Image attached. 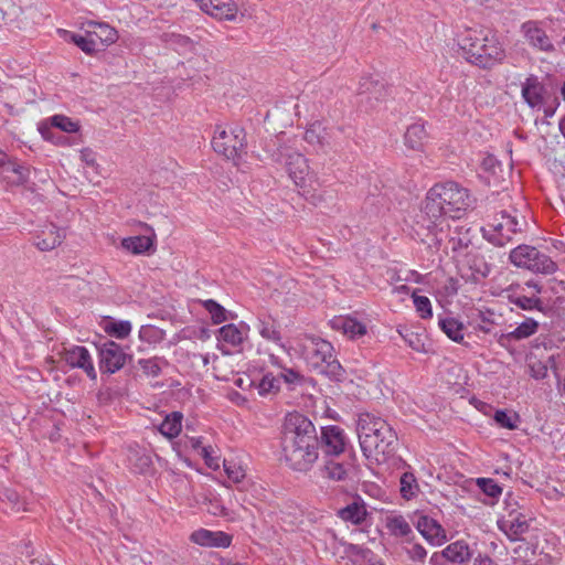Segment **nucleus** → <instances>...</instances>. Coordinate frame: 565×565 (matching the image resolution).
I'll return each mask as SVG.
<instances>
[{
	"label": "nucleus",
	"mask_w": 565,
	"mask_h": 565,
	"mask_svg": "<svg viewBox=\"0 0 565 565\" xmlns=\"http://www.w3.org/2000/svg\"><path fill=\"white\" fill-rule=\"evenodd\" d=\"M319 437L312 422L298 412L288 414L281 430V450L286 465L295 471H309L319 457Z\"/></svg>",
	"instance_id": "obj_1"
},
{
	"label": "nucleus",
	"mask_w": 565,
	"mask_h": 565,
	"mask_svg": "<svg viewBox=\"0 0 565 565\" xmlns=\"http://www.w3.org/2000/svg\"><path fill=\"white\" fill-rule=\"evenodd\" d=\"M102 329L111 338L124 340L129 337L132 330L131 322L128 320H116L106 316L100 322Z\"/></svg>",
	"instance_id": "obj_23"
},
{
	"label": "nucleus",
	"mask_w": 565,
	"mask_h": 565,
	"mask_svg": "<svg viewBox=\"0 0 565 565\" xmlns=\"http://www.w3.org/2000/svg\"><path fill=\"white\" fill-rule=\"evenodd\" d=\"M286 169L289 177L292 179L297 186L302 188L309 177V166L307 159L298 152H290L286 154Z\"/></svg>",
	"instance_id": "obj_18"
},
{
	"label": "nucleus",
	"mask_w": 565,
	"mask_h": 565,
	"mask_svg": "<svg viewBox=\"0 0 565 565\" xmlns=\"http://www.w3.org/2000/svg\"><path fill=\"white\" fill-rule=\"evenodd\" d=\"M537 329L539 322L533 318H526L513 331H511V337H514V341H520L533 335Z\"/></svg>",
	"instance_id": "obj_42"
},
{
	"label": "nucleus",
	"mask_w": 565,
	"mask_h": 565,
	"mask_svg": "<svg viewBox=\"0 0 565 565\" xmlns=\"http://www.w3.org/2000/svg\"><path fill=\"white\" fill-rule=\"evenodd\" d=\"M0 171L11 183L18 185L26 183L30 175L29 167L19 163L7 154L0 157Z\"/></svg>",
	"instance_id": "obj_19"
},
{
	"label": "nucleus",
	"mask_w": 565,
	"mask_h": 565,
	"mask_svg": "<svg viewBox=\"0 0 565 565\" xmlns=\"http://www.w3.org/2000/svg\"><path fill=\"white\" fill-rule=\"evenodd\" d=\"M356 431L361 450L366 458L394 452L397 435L383 418L370 413L362 414L358 420Z\"/></svg>",
	"instance_id": "obj_3"
},
{
	"label": "nucleus",
	"mask_w": 565,
	"mask_h": 565,
	"mask_svg": "<svg viewBox=\"0 0 565 565\" xmlns=\"http://www.w3.org/2000/svg\"><path fill=\"white\" fill-rule=\"evenodd\" d=\"M62 359L72 369L83 370L90 380L95 381L97 379L92 356L85 347L73 345L72 348L64 349Z\"/></svg>",
	"instance_id": "obj_13"
},
{
	"label": "nucleus",
	"mask_w": 565,
	"mask_h": 565,
	"mask_svg": "<svg viewBox=\"0 0 565 565\" xmlns=\"http://www.w3.org/2000/svg\"><path fill=\"white\" fill-rule=\"evenodd\" d=\"M154 239V234L152 236H129L122 238L121 247L134 255L153 253L156 250Z\"/></svg>",
	"instance_id": "obj_22"
},
{
	"label": "nucleus",
	"mask_w": 565,
	"mask_h": 565,
	"mask_svg": "<svg viewBox=\"0 0 565 565\" xmlns=\"http://www.w3.org/2000/svg\"><path fill=\"white\" fill-rule=\"evenodd\" d=\"M161 364L168 365V361L160 356L138 360V365L141 367L143 374L151 377H158L161 374Z\"/></svg>",
	"instance_id": "obj_40"
},
{
	"label": "nucleus",
	"mask_w": 565,
	"mask_h": 565,
	"mask_svg": "<svg viewBox=\"0 0 565 565\" xmlns=\"http://www.w3.org/2000/svg\"><path fill=\"white\" fill-rule=\"evenodd\" d=\"M439 328L454 342L461 343L463 341L465 327L462 322L455 318H439Z\"/></svg>",
	"instance_id": "obj_30"
},
{
	"label": "nucleus",
	"mask_w": 565,
	"mask_h": 565,
	"mask_svg": "<svg viewBox=\"0 0 565 565\" xmlns=\"http://www.w3.org/2000/svg\"><path fill=\"white\" fill-rule=\"evenodd\" d=\"M417 488L416 480L412 473H404L401 478V493L405 499H411L415 494L413 488Z\"/></svg>",
	"instance_id": "obj_54"
},
{
	"label": "nucleus",
	"mask_w": 565,
	"mask_h": 565,
	"mask_svg": "<svg viewBox=\"0 0 565 565\" xmlns=\"http://www.w3.org/2000/svg\"><path fill=\"white\" fill-rule=\"evenodd\" d=\"M544 84L536 75L531 74L522 83V97L529 107H541L544 104V96L546 94Z\"/></svg>",
	"instance_id": "obj_17"
},
{
	"label": "nucleus",
	"mask_w": 565,
	"mask_h": 565,
	"mask_svg": "<svg viewBox=\"0 0 565 565\" xmlns=\"http://www.w3.org/2000/svg\"><path fill=\"white\" fill-rule=\"evenodd\" d=\"M542 24L536 20L525 21L521 24L520 32L533 50L552 53L555 51V46Z\"/></svg>",
	"instance_id": "obj_11"
},
{
	"label": "nucleus",
	"mask_w": 565,
	"mask_h": 565,
	"mask_svg": "<svg viewBox=\"0 0 565 565\" xmlns=\"http://www.w3.org/2000/svg\"><path fill=\"white\" fill-rule=\"evenodd\" d=\"M428 192L422 207L420 220L414 227L415 236L428 248L438 249L443 242V228L440 224L445 216L450 217L447 207L441 206Z\"/></svg>",
	"instance_id": "obj_4"
},
{
	"label": "nucleus",
	"mask_w": 565,
	"mask_h": 565,
	"mask_svg": "<svg viewBox=\"0 0 565 565\" xmlns=\"http://www.w3.org/2000/svg\"><path fill=\"white\" fill-rule=\"evenodd\" d=\"M0 500L10 505L11 510L19 512L25 510L24 502L21 500L19 493L11 488H3L0 490Z\"/></svg>",
	"instance_id": "obj_47"
},
{
	"label": "nucleus",
	"mask_w": 565,
	"mask_h": 565,
	"mask_svg": "<svg viewBox=\"0 0 565 565\" xmlns=\"http://www.w3.org/2000/svg\"><path fill=\"white\" fill-rule=\"evenodd\" d=\"M345 458L339 460V457H331L324 461L323 476L333 481H345L352 479L358 473L356 456L351 450Z\"/></svg>",
	"instance_id": "obj_9"
},
{
	"label": "nucleus",
	"mask_w": 565,
	"mask_h": 565,
	"mask_svg": "<svg viewBox=\"0 0 565 565\" xmlns=\"http://www.w3.org/2000/svg\"><path fill=\"white\" fill-rule=\"evenodd\" d=\"M387 527L393 534L399 536H407L412 532L409 524L401 515L391 518L387 522Z\"/></svg>",
	"instance_id": "obj_51"
},
{
	"label": "nucleus",
	"mask_w": 565,
	"mask_h": 565,
	"mask_svg": "<svg viewBox=\"0 0 565 565\" xmlns=\"http://www.w3.org/2000/svg\"><path fill=\"white\" fill-rule=\"evenodd\" d=\"M211 143L215 152L223 154L226 159L235 160L245 151L246 132L238 126L231 128L230 131L222 129L216 132Z\"/></svg>",
	"instance_id": "obj_6"
},
{
	"label": "nucleus",
	"mask_w": 565,
	"mask_h": 565,
	"mask_svg": "<svg viewBox=\"0 0 565 565\" xmlns=\"http://www.w3.org/2000/svg\"><path fill=\"white\" fill-rule=\"evenodd\" d=\"M319 441L327 456L340 457L341 455H348L344 430L339 426L322 427Z\"/></svg>",
	"instance_id": "obj_12"
},
{
	"label": "nucleus",
	"mask_w": 565,
	"mask_h": 565,
	"mask_svg": "<svg viewBox=\"0 0 565 565\" xmlns=\"http://www.w3.org/2000/svg\"><path fill=\"white\" fill-rule=\"evenodd\" d=\"M547 365L539 361L531 365V375L536 380H543L547 376Z\"/></svg>",
	"instance_id": "obj_58"
},
{
	"label": "nucleus",
	"mask_w": 565,
	"mask_h": 565,
	"mask_svg": "<svg viewBox=\"0 0 565 565\" xmlns=\"http://www.w3.org/2000/svg\"><path fill=\"white\" fill-rule=\"evenodd\" d=\"M416 312L422 319H430L433 317L431 301L426 296H419L416 292L412 295Z\"/></svg>",
	"instance_id": "obj_48"
},
{
	"label": "nucleus",
	"mask_w": 565,
	"mask_h": 565,
	"mask_svg": "<svg viewBox=\"0 0 565 565\" xmlns=\"http://www.w3.org/2000/svg\"><path fill=\"white\" fill-rule=\"evenodd\" d=\"M416 527L427 541H433L441 533H445L443 526L436 520L427 515H420L418 518Z\"/></svg>",
	"instance_id": "obj_32"
},
{
	"label": "nucleus",
	"mask_w": 565,
	"mask_h": 565,
	"mask_svg": "<svg viewBox=\"0 0 565 565\" xmlns=\"http://www.w3.org/2000/svg\"><path fill=\"white\" fill-rule=\"evenodd\" d=\"M94 36L95 35L92 33L86 35L71 33L70 41L78 46L84 53L93 55L94 53L100 51V49L97 47L98 43Z\"/></svg>",
	"instance_id": "obj_37"
},
{
	"label": "nucleus",
	"mask_w": 565,
	"mask_h": 565,
	"mask_svg": "<svg viewBox=\"0 0 565 565\" xmlns=\"http://www.w3.org/2000/svg\"><path fill=\"white\" fill-rule=\"evenodd\" d=\"M339 327L343 330L344 334H348L350 338H356L366 333L365 326L352 318L341 319Z\"/></svg>",
	"instance_id": "obj_46"
},
{
	"label": "nucleus",
	"mask_w": 565,
	"mask_h": 565,
	"mask_svg": "<svg viewBox=\"0 0 565 565\" xmlns=\"http://www.w3.org/2000/svg\"><path fill=\"white\" fill-rule=\"evenodd\" d=\"M200 9L220 20L233 21L237 14V6L233 0H198Z\"/></svg>",
	"instance_id": "obj_16"
},
{
	"label": "nucleus",
	"mask_w": 565,
	"mask_h": 565,
	"mask_svg": "<svg viewBox=\"0 0 565 565\" xmlns=\"http://www.w3.org/2000/svg\"><path fill=\"white\" fill-rule=\"evenodd\" d=\"M479 318L482 322V324H479V330H481L484 333H489L491 329L488 327L489 324H493V320L487 316V313L479 311Z\"/></svg>",
	"instance_id": "obj_63"
},
{
	"label": "nucleus",
	"mask_w": 565,
	"mask_h": 565,
	"mask_svg": "<svg viewBox=\"0 0 565 565\" xmlns=\"http://www.w3.org/2000/svg\"><path fill=\"white\" fill-rule=\"evenodd\" d=\"M257 329L262 338L281 344V334L276 322L269 317L268 319H259Z\"/></svg>",
	"instance_id": "obj_36"
},
{
	"label": "nucleus",
	"mask_w": 565,
	"mask_h": 565,
	"mask_svg": "<svg viewBox=\"0 0 565 565\" xmlns=\"http://www.w3.org/2000/svg\"><path fill=\"white\" fill-rule=\"evenodd\" d=\"M95 345L102 375H111L121 370L128 360H132V356L127 354L124 348L113 340L104 339Z\"/></svg>",
	"instance_id": "obj_5"
},
{
	"label": "nucleus",
	"mask_w": 565,
	"mask_h": 565,
	"mask_svg": "<svg viewBox=\"0 0 565 565\" xmlns=\"http://www.w3.org/2000/svg\"><path fill=\"white\" fill-rule=\"evenodd\" d=\"M305 140L310 145L324 146L328 143V132L320 121L312 122L306 130Z\"/></svg>",
	"instance_id": "obj_34"
},
{
	"label": "nucleus",
	"mask_w": 565,
	"mask_h": 565,
	"mask_svg": "<svg viewBox=\"0 0 565 565\" xmlns=\"http://www.w3.org/2000/svg\"><path fill=\"white\" fill-rule=\"evenodd\" d=\"M190 540L201 546L207 547H228L232 543V536L225 532H213L205 529L194 531Z\"/></svg>",
	"instance_id": "obj_20"
},
{
	"label": "nucleus",
	"mask_w": 565,
	"mask_h": 565,
	"mask_svg": "<svg viewBox=\"0 0 565 565\" xmlns=\"http://www.w3.org/2000/svg\"><path fill=\"white\" fill-rule=\"evenodd\" d=\"M459 47L468 63L482 70H491L505 58L503 44L491 31H469Z\"/></svg>",
	"instance_id": "obj_2"
},
{
	"label": "nucleus",
	"mask_w": 565,
	"mask_h": 565,
	"mask_svg": "<svg viewBox=\"0 0 565 565\" xmlns=\"http://www.w3.org/2000/svg\"><path fill=\"white\" fill-rule=\"evenodd\" d=\"M444 555L450 561V563H465L473 556V552L470 550L468 543L463 540H458L450 543L446 548L443 550Z\"/></svg>",
	"instance_id": "obj_26"
},
{
	"label": "nucleus",
	"mask_w": 565,
	"mask_h": 565,
	"mask_svg": "<svg viewBox=\"0 0 565 565\" xmlns=\"http://www.w3.org/2000/svg\"><path fill=\"white\" fill-rule=\"evenodd\" d=\"M407 554L411 559L422 562L425 559L427 552L423 545L416 543L407 551Z\"/></svg>",
	"instance_id": "obj_59"
},
{
	"label": "nucleus",
	"mask_w": 565,
	"mask_h": 565,
	"mask_svg": "<svg viewBox=\"0 0 565 565\" xmlns=\"http://www.w3.org/2000/svg\"><path fill=\"white\" fill-rule=\"evenodd\" d=\"M399 334L404 339V341L411 347L413 350L417 352L425 351V342L423 339V334L414 332L408 328H404V330H398Z\"/></svg>",
	"instance_id": "obj_49"
},
{
	"label": "nucleus",
	"mask_w": 565,
	"mask_h": 565,
	"mask_svg": "<svg viewBox=\"0 0 565 565\" xmlns=\"http://www.w3.org/2000/svg\"><path fill=\"white\" fill-rule=\"evenodd\" d=\"M530 518L516 509H511L507 520H499L498 527L507 534L510 541H520L530 529Z\"/></svg>",
	"instance_id": "obj_15"
},
{
	"label": "nucleus",
	"mask_w": 565,
	"mask_h": 565,
	"mask_svg": "<svg viewBox=\"0 0 565 565\" xmlns=\"http://www.w3.org/2000/svg\"><path fill=\"white\" fill-rule=\"evenodd\" d=\"M476 483L486 495L494 500L492 504L497 502L502 494V488L491 478H478Z\"/></svg>",
	"instance_id": "obj_43"
},
{
	"label": "nucleus",
	"mask_w": 565,
	"mask_h": 565,
	"mask_svg": "<svg viewBox=\"0 0 565 565\" xmlns=\"http://www.w3.org/2000/svg\"><path fill=\"white\" fill-rule=\"evenodd\" d=\"M65 238V230L51 224L35 236L34 245L42 252L54 249Z\"/></svg>",
	"instance_id": "obj_21"
},
{
	"label": "nucleus",
	"mask_w": 565,
	"mask_h": 565,
	"mask_svg": "<svg viewBox=\"0 0 565 565\" xmlns=\"http://www.w3.org/2000/svg\"><path fill=\"white\" fill-rule=\"evenodd\" d=\"M460 273L467 282L477 285L486 279L491 273L486 250L482 247L468 250L460 260Z\"/></svg>",
	"instance_id": "obj_7"
},
{
	"label": "nucleus",
	"mask_w": 565,
	"mask_h": 565,
	"mask_svg": "<svg viewBox=\"0 0 565 565\" xmlns=\"http://www.w3.org/2000/svg\"><path fill=\"white\" fill-rule=\"evenodd\" d=\"M201 303L211 315V319L214 324H220L228 319L235 318V315L228 312L222 305L213 299L202 300Z\"/></svg>",
	"instance_id": "obj_33"
},
{
	"label": "nucleus",
	"mask_w": 565,
	"mask_h": 565,
	"mask_svg": "<svg viewBox=\"0 0 565 565\" xmlns=\"http://www.w3.org/2000/svg\"><path fill=\"white\" fill-rule=\"evenodd\" d=\"M319 373L335 382H342L345 379V370L338 360L329 361L326 365H322Z\"/></svg>",
	"instance_id": "obj_45"
},
{
	"label": "nucleus",
	"mask_w": 565,
	"mask_h": 565,
	"mask_svg": "<svg viewBox=\"0 0 565 565\" xmlns=\"http://www.w3.org/2000/svg\"><path fill=\"white\" fill-rule=\"evenodd\" d=\"M52 125L65 132H76L79 129L77 122L64 115H55L52 117Z\"/></svg>",
	"instance_id": "obj_52"
},
{
	"label": "nucleus",
	"mask_w": 565,
	"mask_h": 565,
	"mask_svg": "<svg viewBox=\"0 0 565 565\" xmlns=\"http://www.w3.org/2000/svg\"><path fill=\"white\" fill-rule=\"evenodd\" d=\"M217 332L218 340H222L232 347H237L243 343V333L234 323L221 327Z\"/></svg>",
	"instance_id": "obj_38"
},
{
	"label": "nucleus",
	"mask_w": 565,
	"mask_h": 565,
	"mask_svg": "<svg viewBox=\"0 0 565 565\" xmlns=\"http://www.w3.org/2000/svg\"><path fill=\"white\" fill-rule=\"evenodd\" d=\"M167 45L181 54L192 53L195 50V42L186 35L167 32L162 35Z\"/></svg>",
	"instance_id": "obj_27"
},
{
	"label": "nucleus",
	"mask_w": 565,
	"mask_h": 565,
	"mask_svg": "<svg viewBox=\"0 0 565 565\" xmlns=\"http://www.w3.org/2000/svg\"><path fill=\"white\" fill-rule=\"evenodd\" d=\"M450 561L444 555V551L436 552L430 556V565H448Z\"/></svg>",
	"instance_id": "obj_62"
},
{
	"label": "nucleus",
	"mask_w": 565,
	"mask_h": 565,
	"mask_svg": "<svg viewBox=\"0 0 565 565\" xmlns=\"http://www.w3.org/2000/svg\"><path fill=\"white\" fill-rule=\"evenodd\" d=\"M539 249L529 245H520L511 250L510 260L516 267L527 268L539 255Z\"/></svg>",
	"instance_id": "obj_28"
},
{
	"label": "nucleus",
	"mask_w": 565,
	"mask_h": 565,
	"mask_svg": "<svg viewBox=\"0 0 565 565\" xmlns=\"http://www.w3.org/2000/svg\"><path fill=\"white\" fill-rule=\"evenodd\" d=\"M426 138L427 134L425 126L419 122L408 126L404 135L405 145L413 150L422 149Z\"/></svg>",
	"instance_id": "obj_29"
},
{
	"label": "nucleus",
	"mask_w": 565,
	"mask_h": 565,
	"mask_svg": "<svg viewBox=\"0 0 565 565\" xmlns=\"http://www.w3.org/2000/svg\"><path fill=\"white\" fill-rule=\"evenodd\" d=\"M449 244L454 253H458L463 248H468L469 241H463L460 237H450Z\"/></svg>",
	"instance_id": "obj_61"
},
{
	"label": "nucleus",
	"mask_w": 565,
	"mask_h": 565,
	"mask_svg": "<svg viewBox=\"0 0 565 565\" xmlns=\"http://www.w3.org/2000/svg\"><path fill=\"white\" fill-rule=\"evenodd\" d=\"M447 186L445 183H437L433 188L429 189L428 193L436 199V201H439L441 206L450 207L448 205V193H447Z\"/></svg>",
	"instance_id": "obj_55"
},
{
	"label": "nucleus",
	"mask_w": 565,
	"mask_h": 565,
	"mask_svg": "<svg viewBox=\"0 0 565 565\" xmlns=\"http://www.w3.org/2000/svg\"><path fill=\"white\" fill-rule=\"evenodd\" d=\"M279 377L284 379V381L287 384H291V385L301 384L303 381V376L299 372H297L292 369H285V371L280 373Z\"/></svg>",
	"instance_id": "obj_56"
},
{
	"label": "nucleus",
	"mask_w": 565,
	"mask_h": 565,
	"mask_svg": "<svg viewBox=\"0 0 565 565\" xmlns=\"http://www.w3.org/2000/svg\"><path fill=\"white\" fill-rule=\"evenodd\" d=\"M493 419L499 427L509 430L516 429L521 422L520 415L516 412L509 409H497L493 415Z\"/></svg>",
	"instance_id": "obj_35"
},
{
	"label": "nucleus",
	"mask_w": 565,
	"mask_h": 565,
	"mask_svg": "<svg viewBox=\"0 0 565 565\" xmlns=\"http://www.w3.org/2000/svg\"><path fill=\"white\" fill-rule=\"evenodd\" d=\"M356 93L361 105H365L366 109H374L386 99L387 87L372 76H363L359 82Z\"/></svg>",
	"instance_id": "obj_10"
},
{
	"label": "nucleus",
	"mask_w": 565,
	"mask_h": 565,
	"mask_svg": "<svg viewBox=\"0 0 565 565\" xmlns=\"http://www.w3.org/2000/svg\"><path fill=\"white\" fill-rule=\"evenodd\" d=\"M501 218L494 224L489 225L492 228L490 233L487 228H482L483 237L497 246H503L511 241V235L521 232L520 221L509 214L507 211H501Z\"/></svg>",
	"instance_id": "obj_8"
},
{
	"label": "nucleus",
	"mask_w": 565,
	"mask_h": 565,
	"mask_svg": "<svg viewBox=\"0 0 565 565\" xmlns=\"http://www.w3.org/2000/svg\"><path fill=\"white\" fill-rule=\"evenodd\" d=\"M280 388V377L274 376L271 373H267L263 376L258 383V392L260 395L269 393H276Z\"/></svg>",
	"instance_id": "obj_50"
},
{
	"label": "nucleus",
	"mask_w": 565,
	"mask_h": 565,
	"mask_svg": "<svg viewBox=\"0 0 565 565\" xmlns=\"http://www.w3.org/2000/svg\"><path fill=\"white\" fill-rule=\"evenodd\" d=\"M473 565H497V564L490 556L478 554V556L475 558Z\"/></svg>",
	"instance_id": "obj_64"
},
{
	"label": "nucleus",
	"mask_w": 565,
	"mask_h": 565,
	"mask_svg": "<svg viewBox=\"0 0 565 565\" xmlns=\"http://www.w3.org/2000/svg\"><path fill=\"white\" fill-rule=\"evenodd\" d=\"M213 449L211 446L202 447V456L205 460V463L213 469L218 468V459L212 457Z\"/></svg>",
	"instance_id": "obj_60"
},
{
	"label": "nucleus",
	"mask_w": 565,
	"mask_h": 565,
	"mask_svg": "<svg viewBox=\"0 0 565 565\" xmlns=\"http://www.w3.org/2000/svg\"><path fill=\"white\" fill-rule=\"evenodd\" d=\"M311 343V355L309 356V361L311 364L312 361H321V358L330 356L331 352H333L332 344L327 340H323L321 338H312Z\"/></svg>",
	"instance_id": "obj_41"
},
{
	"label": "nucleus",
	"mask_w": 565,
	"mask_h": 565,
	"mask_svg": "<svg viewBox=\"0 0 565 565\" xmlns=\"http://www.w3.org/2000/svg\"><path fill=\"white\" fill-rule=\"evenodd\" d=\"M182 413L172 412L160 424L159 431L169 439L177 437L182 428Z\"/></svg>",
	"instance_id": "obj_31"
},
{
	"label": "nucleus",
	"mask_w": 565,
	"mask_h": 565,
	"mask_svg": "<svg viewBox=\"0 0 565 565\" xmlns=\"http://www.w3.org/2000/svg\"><path fill=\"white\" fill-rule=\"evenodd\" d=\"M164 332L151 324L142 326L139 330V339L149 344H156L163 340Z\"/></svg>",
	"instance_id": "obj_44"
},
{
	"label": "nucleus",
	"mask_w": 565,
	"mask_h": 565,
	"mask_svg": "<svg viewBox=\"0 0 565 565\" xmlns=\"http://www.w3.org/2000/svg\"><path fill=\"white\" fill-rule=\"evenodd\" d=\"M100 33L94 32V35L99 39V44L109 45L116 42L118 35L117 31L107 24L99 25Z\"/></svg>",
	"instance_id": "obj_53"
},
{
	"label": "nucleus",
	"mask_w": 565,
	"mask_h": 565,
	"mask_svg": "<svg viewBox=\"0 0 565 565\" xmlns=\"http://www.w3.org/2000/svg\"><path fill=\"white\" fill-rule=\"evenodd\" d=\"M338 515L343 521L360 525L365 521L367 515L365 503L360 497H358L356 500H354L352 503L340 509Z\"/></svg>",
	"instance_id": "obj_24"
},
{
	"label": "nucleus",
	"mask_w": 565,
	"mask_h": 565,
	"mask_svg": "<svg viewBox=\"0 0 565 565\" xmlns=\"http://www.w3.org/2000/svg\"><path fill=\"white\" fill-rule=\"evenodd\" d=\"M520 288V285H511L508 289V300L510 303L515 305L522 310H533L536 309L539 311L543 310V301L537 297H527L524 295L516 294V289Z\"/></svg>",
	"instance_id": "obj_25"
},
{
	"label": "nucleus",
	"mask_w": 565,
	"mask_h": 565,
	"mask_svg": "<svg viewBox=\"0 0 565 565\" xmlns=\"http://www.w3.org/2000/svg\"><path fill=\"white\" fill-rule=\"evenodd\" d=\"M448 193V205L450 212V218H460L461 213L467 211L475 200L470 196L467 189L460 186L457 182H446Z\"/></svg>",
	"instance_id": "obj_14"
},
{
	"label": "nucleus",
	"mask_w": 565,
	"mask_h": 565,
	"mask_svg": "<svg viewBox=\"0 0 565 565\" xmlns=\"http://www.w3.org/2000/svg\"><path fill=\"white\" fill-rule=\"evenodd\" d=\"M533 260L534 262L531 263L526 268L531 271L541 274H553L557 269L556 263L553 262L552 258L544 253L539 252V255Z\"/></svg>",
	"instance_id": "obj_39"
},
{
	"label": "nucleus",
	"mask_w": 565,
	"mask_h": 565,
	"mask_svg": "<svg viewBox=\"0 0 565 565\" xmlns=\"http://www.w3.org/2000/svg\"><path fill=\"white\" fill-rule=\"evenodd\" d=\"M224 470L230 480L235 483H239L245 478V472L242 468H236L235 466L227 465L224 462Z\"/></svg>",
	"instance_id": "obj_57"
}]
</instances>
